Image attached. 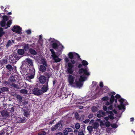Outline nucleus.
<instances>
[{
    "label": "nucleus",
    "instance_id": "nucleus-58",
    "mask_svg": "<svg viewBox=\"0 0 135 135\" xmlns=\"http://www.w3.org/2000/svg\"><path fill=\"white\" fill-rule=\"evenodd\" d=\"M103 109L104 111H106L107 110V108L105 105H103Z\"/></svg>",
    "mask_w": 135,
    "mask_h": 135
},
{
    "label": "nucleus",
    "instance_id": "nucleus-19",
    "mask_svg": "<svg viewBox=\"0 0 135 135\" xmlns=\"http://www.w3.org/2000/svg\"><path fill=\"white\" fill-rule=\"evenodd\" d=\"M52 47L54 49H58L59 45L57 42H54L51 44Z\"/></svg>",
    "mask_w": 135,
    "mask_h": 135
},
{
    "label": "nucleus",
    "instance_id": "nucleus-14",
    "mask_svg": "<svg viewBox=\"0 0 135 135\" xmlns=\"http://www.w3.org/2000/svg\"><path fill=\"white\" fill-rule=\"evenodd\" d=\"M28 109V108L26 110L25 109H22L23 111V115L27 118L29 117L30 114V112H29Z\"/></svg>",
    "mask_w": 135,
    "mask_h": 135
},
{
    "label": "nucleus",
    "instance_id": "nucleus-13",
    "mask_svg": "<svg viewBox=\"0 0 135 135\" xmlns=\"http://www.w3.org/2000/svg\"><path fill=\"white\" fill-rule=\"evenodd\" d=\"M25 117L23 118L18 117L17 118L16 121L17 123H25L26 122V119Z\"/></svg>",
    "mask_w": 135,
    "mask_h": 135
},
{
    "label": "nucleus",
    "instance_id": "nucleus-5",
    "mask_svg": "<svg viewBox=\"0 0 135 135\" xmlns=\"http://www.w3.org/2000/svg\"><path fill=\"white\" fill-rule=\"evenodd\" d=\"M50 51L52 54L51 56L53 58V60H54V62L56 63L60 62L61 59L58 58V56L56 55L55 52L53 49H50Z\"/></svg>",
    "mask_w": 135,
    "mask_h": 135
},
{
    "label": "nucleus",
    "instance_id": "nucleus-61",
    "mask_svg": "<svg viewBox=\"0 0 135 135\" xmlns=\"http://www.w3.org/2000/svg\"><path fill=\"white\" fill-rule=\"evenodd\" d=\"M121 97L120 95H119L118 94H117L115 96V98L116 99H119Z\"/></svg>",
    "mask_w": 135,
    "mask_h": 135
},
{
    "label": "nucleus",
    "instance_id": "nucleus-63",
    "mask_svg": "<svg viewBox=\"0 0 135 135\" xmlns=\"http://www.w3.org/2000/svg\"><path fill=\"white\" fill-rule=\"evenodd\" d=\"M26 32L27 33V34H30L31 33V30H27L26 31Z\"/></svg>",
    "mask_w": 135,
    "mask_h": 135
},
{
    "label": "nucleus",
    "instance_id": "nucleus-20",
    "mask_svg": "<svg viewBox=\"0 0 135 135\" xmlns=\"http://www.w3.org/2000/svg\"><path fill=\"white\" fill-rule=\"evenodd\" d=\"M44 74V75L46 76V77H47V79L49 80V78H50L52 75L51 72H45Z\"/></svg>",
    "mask_w": 135,
    "mask_h": 135
},
{
    "label": "nucleus",
    "instance_id": "nucleus-34",
    "mask_svg": "<svg viewBox=\"0 0 135 135\" xmlns=\"http://www.w3.org/2000/svg\"><path fill=\"white\" fill-rule=\"evenodd\" d=\"M29 71L30 73V74H33V73L34 74H35V71L33 67H32L31 68L29 69Z\"/></svg>",
    "mask_w": 135,
    "mask_h": 135
},
{
    "label": "nucleus",
    "instance_id": "nucleus-33",
    "mask_svg": "<svg viewBox=\"0 0 135 135\" xmlns=\"http://www.w3.org/2000/svg\"><path fill=\"white\" fill-rule=\"evenodd\" d=\"M68 56L69 58L71 59H73L74 57V55L72 52H70L68 54Z\"/></svg>",
    "mask_w": 135,
    "mask_h": 135
},
{
    "label": "nucleus",
    "instance_id": "nucleus-8",
    "mask_svg": "<svg viewBox=\"0 0 135 135\" xmlns=\"http://www.w3.org/2000/svg\"><path fill=\"white\" fill-rule=\"evenodd\" d=\"M10 129L12 130L11 127H6L5 129H3V132L0 133V135H8L12 132V130H9Z\"/></svg>",
    "mask_w": 135,
    "mask_h": 135
},
{
    "label": "nucleus",
    "instance_id": "nucleus-39",
    "mask_svg": "<svg viewBox=\"0 0 135 135\" xmlns=\"http://www.w3.org/2000/svg\"><path fill=\"white\" fill-rule=\"evenodd\" d=\"M12 22L11 20H9L7 23L6 26L7 27L5 28H7L10 27V25L12 23Z\"/></svg>",
    "mask_w": 135,
    "mask_h": 135
},
{
    "label": "nucleus",
    "instance_id": "nucleus-27",
    "mask_svg": "<svg viewBox=\"0 0 135 135\" xmlns=\"http://www.w3.org/2000/svg\"><path fill=\"white\" fill-rule=\"evenodd\" d=\"M6 68L10 72H11L13 70V67L10 64H8L7 65Z\"/></svg>",
    "mask_w": 135,
    "mask_h": 135
},
{
    "label": "nucleus",
    "instance_id": "nucleus-51",
    "mask_svg": "<svg viewBox=\"0 0 135 135\" xmlns=\"http://www.w3.org/2000/svg\"><path fill=\"white\" fill-rule=\"evenodd\" d=\"M110 124V122L109 121L106 122L105 123V125L107 127H109Z\"/></svg>",
    "mask_w": 135,
    "mask_h": 135
},
{
    "label": "nucleus",
    "instance_id": "nucleus-15",
    "mask_svg": "<svg viewBox=\"0 0 135 135\" xmlns=\"http://www.w3.org/2000/svg\"><path fill=\"white\" fill-rule=\"evenodd\" d=\"M1 115L2 117L4 118H6L9 115L8 112L7 111L3 110L1 112Z\"/></svg>",
    "mask_w": 135,
    "mask_h": 135
},
{
    "label": "nucleus",
    "instance_id": "nucleus-1",
    "mask_svg": "<svg viewBox=\"0 0 135 135\" xmlns=\"http://www.w3.org/2000/svg\"><path fill=\"white\" fill-rule=\"evenodd\" d=\"M21 57L17 54H12L9 56V61L11 63H15Z\"/></svg>",
    "mask_w": 135,
    "mask_h": 135
},
{
    "label": "nucleus",
    "instance_id": "nucleus-32",
    "mask_svg": "<svg viewBox=\"0 0 135 135\" xmlns=\"http://www.w3.org/2000/svg\"><path fill=\"white\" fill-rule=\"evenodd\" d=\"M97 113H100L102 115V116H103L106 115V114H107L106 112L103 111L102 110H100L98 111Z\"/></svg>",
    "mask_w": 135,
    "mask_h": 135
},
{
    "label": "nucleus",
    "instance_id": "nucleus-45",
    "mask_svg": "<svg viewBox=\"0 0 135 135\" xmlns=\"http://www.w3.org/2000/svg\"><path fill=\"white\" fill-rule=\"evenodd\" d=\"M12 44V42L10 40H9L7 43L6 45V47L8 48Z\"/></svg>",
    "mask_w": 135,
    "mask_h": 135
},
{
    "label": "nucleus",
    "instance_id": "nucleus-57",
    "mask_svg": "<svg viewBox=\"0 0 135 135\" xmlns=\"http://www.w3.org/2000/svg\"><path fill=\"white\" fill-rule=\"evenodd\" d=\"M111 105H110L109 106L108 108V109L109 110H111L113 108V107L112 104H110Z\"/></svg>",
    "mask_w": 135,
    "mask_h": 135
},
{
    "label": "nucleus",
    "instance_id": "nucleus-43",
    "mask_svg": "<svg viewBox=\"0 0 135 135\" xmlns=\"http://www.w3.org/2000/svg\"><path fill=\"white\" fill-rule=\"evenodd\" d=\"M75 127L77 129H79L80 128V125L79 123H76L75 124Z\"/></svg>",
    "mask_w": 135,
    "mask_h": 135
},
{
    "label": "nucleus",
    "instance_id": "nucleus-7",
    "mask_svg": "<svg viewBox=\"0 0 135 135\" xmlns=\"http://www.w3.org/2000/svg\"><path fill=\"white\" fill-rule=\"evenodd\" d=\"M40 83L42 84L48 83L49 80L47 79V77L43 75H41L38 78Z\"/></svg>",
    "mask_w": 135,
    "mask_h": 135
},
{
    "label": "nucleus",
    "instance_id": "nucleus-28",
    "mask_svg": "<svg viewBox=\"0 0 135 135\" xmlns=\"http://www.w3.org/2000/svg\"><path fill=\"white\" fill-rule=\"evenodd\" d=\"M98 110V107L96 106H93L91 108V111L93 113H95L97 112Z\"/></svg>",
    "mask_w": 135,
    "mask_h": 135
},
{
    "label": "nucleus",
    "instance_id": "nucleus-40",
    "mask_svg": "<svg viewBox=\"0 0 135 135\" xmlns=\"http://www.w3.org/2000/svg\"><path fill=\"white\" fill-rule=\"evenodd\" d=\"M99 125L97 122L94 123L93 124V127L94 128L97 129L99 127Z\"/></svg>",
    "mask_w": 135,
    "mask_h": 135
},
{
    "label": "nucleus",
    "instance_id": "nucleus-31",
    "mask_svg": "<svg viewBox=\"0 0 135 135\" xmlns=\"http://www.w3.org/2000/svg\"><path fill=\"white\" fill-rule=\"evenodd\" d=\"M41 63L42 65H44L48 67L47 63L45 59H43L41 61Z\"/></svg>",
    "mask_w": 135,
    "mask_h": 135
},
{
    "label": "nucleus",
    "instance_id": "nucleus-42",
    "mask_svg": "<svg viewBox=\"0 0 135 135\" xmlns=\"http://www.w3.org/2000/svg\"><path fill=\"white\" fill-rule=\"evenodd\" d=\"M46 134V132L45 131H41L38 133V135H45Z\"/></svg>",
    "mask_w": 135,
    "mask_h": 135
},
{
    "label": "nucleus",
    "instance_id": "nucleus-16",
    "mask_svg": "<svg viewBox=\"0 0 135 135\" xmlns=\"http://www.w3.org/2000/svg\"><path fill=\"white\" fill-rule=\"evenodd\" d=\"M48 67L44 65H40L39 67V70L40 71L43 72H45L47 68Z\"/></svg>",
    "mask_w": 135,
    "mask_h": 135
},
{
    "label": "nucleus",
    "instance_id": "nucleus-26",
    "mask_svg": "<svg viewBox=\"0 0 135 135\" xmlns=\"http://www.w3.org/2000/svg\"><path fill=\"white\" fill-rule=\"evenodd\" d=\"M25 51H24V50L23 49H19L17 51V52L18 53V55H23Z\"/></svg>",
    "mask_w": 135,
    "mask_h": 135
},
{
    "label": "nucleus",
    "instance_id": "nucleus-35",
    "mask_svg": "<svg viewBox=\"0 0 135 135\" xmlns=\"http://www.w3.org/2000/svg\"><path fill=\"white\" fill-rule=\"evenodd\" d=\"M82 65L84 66H86L88 65V62L85 60H83L81 62Z\"/></svg>",
    "mask_w": 135,
    "mask_h": 135
},
{
    "label": "nucleus",
    "instance_id": "nucleus-10",
    "mask_svg": "<svg viewBox=\"0 0 135 135\" xmlns=\"http://www.w3.org/2000/svg\"><path fill=\"white\" fill-rule=\"evenodd\" d=\"M33 94L36 95H39L42 94L41 90L37 88H35L33 91Z\"/></svg>",
    "mask_w": 135,
    "mask_h": 135
},
{
    "label": "nucleus",
    "instance_id": "nucleus-3",
    "mask_svg": "<svg viewBox=\"0 0 135 135\" xmlns=\"http://www.w3.org/2000/svg\"><path fill=\"white\" fill-rule=\"evenodd\" d=\"M62 127V124L60 121H59L55 125L52 127L51 129L52 131H54L55 130L57 131H59L61 130Z\"/></svg>",
    "mask_w": 135,
    "mask_h": 135
},
{
    "label": "nucleus",
    "instance_id": "nucleus-41",
    "mask_svg": "<svg viewBox=\"0 0 135 135\" xmlns=\"http://www.w3.org/2000/svg\"><path fill=\"white\" fill-rule=\"evenodd\" d=\"M20 92L21 93L23 94H27V90L25 89H21Z\"/></svg>",
    "mask_w": 135,
    "mask_h": 135
},
{
    "label": "nucleus",
    "instance_id": "nucleus-37",
    "mask_svg": "<svg viewBox=\"0 0 135 135\" xmlns=\"http://www.w3.org/2000/svg\"><path fill=\"white\" fill-rule=\"evenodd\" d=\"M8 63V61L7 59H3L1 62V64L3 65L4 64H6Z\"/></svg>",
    "mask_w": 135,
    "mask_h": 135
},
{
    "label": "nucleus",
    "instance_id": "nucleus-50",
    "mask_svg": "<svg viewBox=\"0 0 135 135\" xmlns=\"http://www.w3.org/2000/svg\"><path fill=\"white\" fill-rule=\"evenodd\" d=\"M75 118L77 119H79V117L78 113L77 112H76L75 113Z\"/></svg>",
    "mask_w": 135,
    "mask_h": 135
},
{
    "label": "nucleus",
    "instance_id": "nucleus-18",
    "mask_svg": "<svg viewBox=\"0 0 135 135\" xmlns=\"http://www.w3.org/2000/svg\"><path fill=\"white\" fill-rule=\"evenodd\" d=\"M29 52L31 54L33 55H36L37 54V52L36 50L31 48L29 49Z\"/></svg>",
    "mask_w": 135,
    "mask_h": 135
},
{
    "label": "nucleus",
    "instance_id": "nucleus-59",
    "mask_svg": "<svg viewBox=\"0 0 135 135\" xmlns=\"http://www.w3.org/2000/svg\"><path fill=\"white\" fill-rule=\"evenodd\" d=\"M78 135H84V133H83V131L80 132H78Z\"/></svg>",
    "mask_w": 135,
    "mask_h": 135
},
{
    "label": "nucleus",
    "instance_id": "nucleus-29",
    "mask_svg": "<svg viewBox=\"0 0 135 135\" xmlns=\"http://www.w3.org/2000/svg\"><path fill=\"white\" fill-rule=\"evenodd\" d=\"M115 100V97L113 95H111L110 98V104H112Z\"/></svg>",
    "mask_w": 135,
    "mask_h": 135
},
{
    "label": "nucleus",
    "instance_id": "nucleus-49",
    "mask_svg": "<svg viewBox=\"0 0 135 135\" xmlns=\"http://www.w3.org/2000/svg\"><path fill=\"white\" fill-rule=\"evenodd\" d=\"M6 24L5 22L2 21L1 22V25L2 27H4L5 26Z\"/></svg>",
    "mask_w": 135,
    "mask_h": 135
},
{
    "label": "nucleus",
    "instance_id": "nucleus-6",
    "mask_svg": "<svg viewBox=\"0 0 135 135\" xmlns=\"http://www.w3.org/2000/svg\"><path fill=\"white\" fill-rule=\"evenodd\" d=\"M68 68L66 70V72L68 74H72L74 72L73 68L74 67V65L70 62H69L68 64Z\"/></svg>",
    "mask_w": 135,
    "mask_h": 135
},
{
    "label": "nucleus",
    "instance_id": "nucleus-2",
    "mask_svg": "<svg viewBox=\"0 0 135 135\" xmlns=\"http://www.w3.org/2000/svg\"><path fill=\"white\" fill-rule=\"evenodd\" d=\"M18 107L22 109H28L30 106V104L28 103V100L26 99H24L23 101L20 103H19Z\"/></svg>",
    "mask_w": 135,
    "mask_h": 135
},
{
    "label": "nucleus",
    "instance_id": "nucleus-17",
    "mask_svg": "<svg viewBox=\"0 0 135 135\" xmlns=\"http://www.w3.org/2000/svg\"><path fill=\"white\" fill-rule=\"evenodd\" d=\"M26 61L27 62L28 64L32 66V67H33V62L32 60L29 58L26 59Z\"/></svg>",
    "mask_w": 135,
    "mask_h": 135
},
{
    "label": "nucleus",
    "instance_id": "nucleus-11",
    "mask_svg": "<svg viewBox=\"0 0 135 135\" xmlns=\"http://www.w3.org/2000/svg\"><path fill=\"white\" fill-rule=\"evenodd\" d=\"M49 89L48 83H47L42 85L41 90L42 93H43L47 92Z\"/></svg>",
    "mask_w": 135,
    "mask_h": 135
},
{
    "label": "nucleus",
    "instance_id": "nucleus-54",
    "mask_svg": "<svg viewBox=\"0 0 135 135\" xmlns=\"http://www.w3.org/2000/svg\"><path fill=\"white\" fill-rule=\"evenodd\" d=\"M119 101L120 103V104H123V103L124 101V99L122 98H120L119 100Z\"/></svg>",
    "mask_w": 135,
    "mask_h": 135
},
{
    "label": "nucleus",
    "instance_id": "nucleus-23",
    "mask_svg": "<svg viewBox=\"0 0 135 135\" xmlns=\"http://www.w3.org/2000/svg\"><path fill=\"white\" fill-rule=\"evenodd\" d=\"M10 82L13 83H14L16 81V80L15 79V77L13 76H10L9 79L8 80Z\"/></svg>",
    "mask_w": 135,
    "mask_h": 135
},
{
    "label": "nucleus",
    "instance_id": "nucleus-47",
    "mask_svg": "<svg viewBox=\"0 0 135 135\" xmlns=\"http://www.w3.org/2000/svg\"><path fill=\"white\" fill-rule=\"evenodd\" d=\"M109 99V98L108 96H105L103 97L102 100L103 101H107Z\"/></svg>",
    "mask_w": 135,
    "mask_h": 135
},
{
    "label": "nucleus",
    "instance_id": "nucleus-12",
    "mask_svg": "<svg viewBox=\"0 0 135 135\" xmlns=\"http://www.w3.org/2000/svg\"><path fill=\"white\" fill-rule=\"evenodd\" d=\"M75 77L71 75H69L68 78V81L69 84L72 85L74 84Z\"/></svg>",
    "mask_w": 135,
    "mask_h": 135
},
{
    "label": "nucleus",
    "instance_id": "nucleus-22",
    "mask_svg": "<svg viewBox=\"0 0 135 135\" xmlns=\"http://www.w3.org/2000/svg\"><path fill=\"white\" fill-rule=\"evenodd\" d=\"M23 49L25 51L27 52L28 50H29L30 47L28 44H25L23 46Z\"/></svg>",
    "mask_w": 135,
    "mask_h": 135
},
{
    "label": "nucleus",
    "instance_id": "nucleus-62",
    "mask_svg": "<svg viewBox=\"0 0 135 135\" xmlns=\"http://www.w3.org/2000/svg\"><path fill=\"white\" fill-rule=\"evenodd\" d=\"M63 132L64 134L65 135H67L68 134V131H66V130H63Z\"/></svg>",
    "mask_w": 135,
    "mask_h": 135
},
{
    "label": "nucleus",
    "instance_id": "nucleus-25",
    "mask_svg": "<svg viewBox=\"0 0 135 135\" xmlns=\"http://www.w3.org/2000/svg\"><path fill=\"white\" fill-rule=\"evenodd\" d=\"M14 107L12 105H8V111H9L11 112H13L14 111Z\"/></svg>",
    "mask_w": 135,
    "mask_h": 135
},
{
    "label": "nucleus",
    "instance_id": "nucleus-38",
    "mask_svg": "<svg viewBox=\"0 0 135 135\" xmlns=\"http://www.w3.org/2000/svg\"><path fill=\"white\" fill-rule=\"evenodd\" d=\"M118 108L119 110L125 109V106L123 104H120V105L118 106Z\"/></svg>",
    "mask_w": 135,
    "mask_h": 135
},
{
    "label": "nucleus",
    "instance_id": "nucleus-30",
    "mask_svg": "<svg viewBox=\"0 0 135 135\" xmlns=\"http://www.w3.org/2000/svg\"><path fill=\"white\" fill-rule=\"evenodd\" d=\"M76 85L77 87H81L83 85L81 81H77L76 82Z\"/></svg>",
    "mask_w": 135,
    "mask_h": 135
},
{
    "label": "nucleus",
    "instance_id": "nucleus-4",
    "mask_svg": "<svg viewBox=\"0 0 135 135\" xmlns=\"http://www.w3.org/2000/svg\"><path fill=\"white\" fill-rule=\"evenodd\" d=\"M88 70V68L86 67L84 68H83L79 69L78 71V72L80 75L88 76L90 75V73L89 72Z\"/></svg>",
    "mask_w": 135,
    "mask_h": 135
},
{
    "label": "nucleus",
    "instance_id": "nucleus-60",
    "mask_svg": "<svg viewBox=\"0 0 135 135\" xmlns=\"http://www.w3.org/2000/svg\"><path fill=\"white\" fill-rule=\"evenodd\" d=\"M97 116L99 118H101L102 116V115L100 113H98L97 114Z\"/></svg>",
    "mask_w": 135,
    "mask_h": 135
},
{
    "label": "nucleus",
    "instance_id": "nucleus-36",
    "mask_svg": "<svg viewBox=\"0 0 135 135\" xmlns=\"http://www.w3.org/2000/svg\"><path fill=\"white\" fill-rule=\"evenodd\" d=\"M1 90L2 91H8V88L6 87H3L1 88Z\"/></svg>",
    "mask_w": 135,
    "mask_h": 135
},
{
    "label": "nucleus",
    "instance_id": "nucleus-53",
    "mask_svg": "<svg viewBox=\"0 0 135 135\" xmlns=\"http://www.w3.org/2000/svg\"><path fill=\"white\" fill-rule=\"evenodd\" d=\"M65 130L68 132H70L72 131V129L70 128H65Z\"/></svg>",
    "mask_w": 135,
    "mask_h": 135
},
{
    "label": "nucleus",
    "instance_id": "nucleus-55",
    "mask_svg": "<svg viewBox=\"0 0 135 135\" xmlns=\"http://www.w3.org/2000/svg\"><path fill=\"white\" fill-rule=\"evenodd\" d=\"M106 113L107 114H110V115H114V114L111 111H107Z\"/></svg>",
    "mask_w": 135,
    "mask_h": 135
},
{
    "label": "nucleus",
    "instance_id": "nucleus-64",
    "mask_svg": "<svg viewBox=\"0 0 135 135\" xmlns=\"http://www.w3.org/2000/svg\"><path fill=\"white\" fill-rule=\"evenodd\" d=\"M55 39L54 38H50L49 40V41L51 42H53L54 41Z\"/></svg>",
    "mask_w": 135,
    "mask_h": 135
},
{
    "label": "nucleus",
    "instance_id": "nucleus-48",
    "mask_svg": "<svg viewBox=\"0 0 135 135\" xmlns=\"http://www.w3.org/2000/svg\"><path fill=\"white\" fill-rule=\"evenodd\" d=\"M3 21H4L5 22H6L8 20L7 16H3Z\"/></svg>",
    "mask_w": 135,
    "mask_h": 135
},
{
    "label": "nucleus",
    "instance_id": "nucleus-52",
    "mask_svg": "<svg viewBox=\"0 0 135 135\" xmlns=\"http://www.w3.org/2000/svg\"><path fill=\"white\" fill-rule=\"evenodd\" d=\"M114 115H108V117L109 119H111L113 120L114 119V117L113 116Z\"/></svg>",
    "mask_w": 135,
    "mask_h": 135
},
{
    "label": "nucleus",
    "instance_id": "nucleus-9",
    "mask_svg": "<svg viewBox=\"0 0 135 135\" xmlns=\"http://www.w3.org/2000/svg\"><path fill=\"white\" fill-rule=\"evenodd\" d=\"M12 31L18 33H20L22 31V28L19 26H14L13 28H12Z\"/></svg>",
    "mask_w": 135,
    "mask_h": 135
},
{
    "label": "nucleus",
    "instance_id": "nucleus-56",
    "mask_svg": "<svg viewBox=\"0 0 135 135\" xmlns=\"http://www.w3.org/2000/svg\"><path fill=\"white\" fill-rule=\"evenodd\" d=\"M112 127L113 128H117L118 126L115 124H113L111 125Z\"/></svg>",
    "mask_w": 135,
    "mask_h": 135
},
{
    "label": "nucleus",
    "instance_id": "nucleus-24",
    "mask_svg": "<svg viewBox=\"0 0 135 135\" xmlns=\"http://www.w3.org/2000/svg\"><path fill=\"white\" fill-rule=\"evenodd\" d=\"M86 77L84 75H81L80 77L79 81L81 82L85 81L86 79Z\"/></svg>",
    "mask_w": 135,
    "mask_h": 135
},
{
    "label": "nucleus",
    "instance_id": "nucleus-21",
    "mask_svg": "<svg viewBox=\"0 0 135 135\" xmlns=\"http://www.w3.org/2000/svg\"><path fill=\"white\" fill-rule=\"evenodd\" d=\"M16 97L19 103H20L23 101L22 97H21L20 95H17L16 96Z\"/></svg>",
    "mask_w": 135,
    "mask_h": 135
},
{
    "label": "nucleus",
    "instance_id": "nucleus-44",
    "mask_svg": "<svg viewBox=\"0 0 135 135\" xmlns=\"http://www.w3.org/2000/svg\"><path fill=\"white\" fill-rule=\"evenodd\" d=\"M87 129L89 132H91L93 130V127L89 126L87 127Z\"/></svg>",
    "mask_w": 135,
    "mask_h": 135
},
{
    "label": "nucleus",
    "instance_id": "nucleus-46",
    "mask_svg": "<svg viewBox=\"0 0 135 135\" xmlns=\"http://www.w3.org/2000/svg\"><path fill=\"white\" fill-rule=\"evenodd\" d=\"M35 75L33 73V74H30V75L28 76V77L30 79H33Z\"/></svg>",
    "mask_w": 135,
    "mask_h": 135
}]
</instances>
